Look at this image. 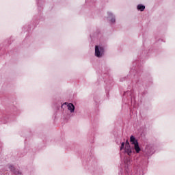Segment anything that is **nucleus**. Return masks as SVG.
I'll return each mask as SVG.
<instances>
[{"instance_id":"obj_1","label":"nucleus","mask_w":175,"mask_h":175,"mask_svg":"<svg viewBox=\"0 0 175 175\" xmlns=\"http://www.w3.org/2000/svg\"><path fill=\"white\" fill-rule=\"evenodd\" d=\"M130 143L134 146V150H135V152L137 154H139L141 151L140 146H139V142H137V139H136V137L135 136L131 135L130 137Z\"/></svg>"},{"instance_id":"obj_2","label":"nucleus","mask_w":175,"mask_h":175,"mask_svg":"<svg viewBox=\"0 0 175 175\" xmlns=\"http://www.w3.org/2000/svg\"><path fill=\"white\" fill-rule=\"evenodd\" d=\"M103 54H105V49L102 46H99L98 45L95 46V55L96 57H98V58H100V57L103 56Z\"/></svg>"},{"instance_id":"obj_3","label":"nucleus","mask_w":175,"mask_h":175,"mask_svg":"<svg viewBox=\"0 0 175 175\" xmlns=\"http://www.w3.org/2000/svg\"><path fill=\"white\" fill-rule=\"evenodd\" d=\"M109 17H111L110 20L111 24H114L116 23V16L113 15V13L108 12Z\"/></svg>"},{"instance_id":"obj_4","label":"nucleus","mask_w":175,"mask_h":175,"mask_svg":"<svg viewBox=\"0 0 175 175\" xmlns=\"http://www.w3.org/2000/svg\"><path fill=\"white\" fill-rule=\"evenodd\" d=\"M67 107L70 113H75V105L72 103L68 104Z\"/></svg>"},{"instance_id":"obj_5","label":"nucleus","mask_w":175,"mask_h":175,"mask_svg":"<svg viewBox=\"0 0 175 175\" xmlns=\"http://www.w3.org/2000/svg\"><path fill=\"white\" fill-rule=\"evenodd\" d=\"M124 150L129 156L132 155V148L131 146H125Z\"/></svg>"},{"instance_id":"obj_6","label":"nucleus","mask_w":175,"mask_h":175,"mask_svg":"<svg viewBox=\"0 0 175 175\" xmlns=\"http://www.w3.org/2000/svg\"><path fill=\"white\" fill-rule=\"evenodd\" d=\"M137 10H139L140 12H144V9H146V6L143 4H139L137 7Z\"/></svg>"},{"instance_id":"obj_7","label":"nucleus","mask_w":175,"mask_h":175,"mask_svg":"<svg viewBox=\"0 0 175 175\" xmlns=\"http://www.w3.org/2000/svg\"><path fill=\"white\" fill-rule=\"evenodd\" d=\"M131 146V145L129 144V141H128V139L126 141V145L125 147H129Z\"/></svg>"},{"instance_id":"obj_8","label":"nucleus","mask_w":175,"mask_h":175,"mask_svg":"<svg viewBox=\"0 0 175 175\" xmlns=\"http://www.w3.org/2000/svg\"><path fill=\"white\" fill-rule=\"evenodd\" d=\"M124 146H125V143L122 142L120 146V150H122V149L124 148Z\"/></svg>"},{"instance_id":"obj_9","label":"nucleus","mask_w":175,"mask_h":175,"mask_svg":"<svg viewBox=\"0 0 175 175\" xmlns=\"http://www.w3.org/2000/svg\"><path fill=\"white\" fill-rule=\"evenodd\" d=\"M9 169H10L12 172H13V170H14V167L13 165H10V166H9Z\"/></svg>"},{"instance_id":"obj_10","label":"nucleus","mask_w":175,"mask_h":175,"mask_svg":"<svg viewBox=\"0 0 175 175\" xmlns=\"http://www.w3.org/2000/svg\"><path fill=\"white\" fill-rule=\"evenodd\" d=\"M14 174H20V175H21V172H17V171H16V172H14Z\"/></svg>"}]
</instances>
